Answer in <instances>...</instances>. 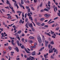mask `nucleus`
<instances>
[{
  "instance_id": "nucleus-1",
  "label": "nucleus",
  "mask_w": 60,
  "mask_h": 60,
  "mask_svg": "<svg viewBox=\"0 0 60 60\" xmlns=\"http://www.w3.org/2000/svg\"><path fill=\"white\" fill-rule=\"evenodd\" d=\"M21 48L22 49H24L26 51V52L27 53H28V54H29V53H30V52L28 51V50H27L26 48H25V46H24V45H22L21 46Z\"/></svg>"
},
{
  "instance_id": "nucleus-2",
  "label": "nucleus",
  "mask_w": 60,
  "mask_h": 60,
  "mask_svg": "<svg viewBox=\"0 0 60 60\" xmlns=\"http://www.w3.org/2000/svg\"><path fill=\"white\" fill-rule=\"evenodd\" d=\"M27 15L28 16H29V18L30 19V20H31V21H33V19L32 17L31 16V15H30V13H29Z\"/></svg>"
},
{
  "instance_id": "nucleus-3",
  "label": "nucleus",
  "mask_w": 60,
  "mask_h": 60,
  "mask_svg": "<svg viewBox=\"0 0 60 60\" xmlns=\"http://www.w3.org/2000/svg\"><path fill=\"white\" fill-rule=\"evenodd\" d=\"M38 40L39 43H41V37H38Z\"/></svg>"
},
{
  "instance_id": "nucleus-4",
  "label": "nucleus",
  "mask_w": 60,
  "mask_h": 60,
  "mask_svg": "<svg viewBox=\"0 0 60 60\" xmlns=\"http://www.w3.org/2000/svg\"><path fill=\"white\" fill-rule=\"evenodd\" d=\"M28 25L29 26V27H31V28H32V27H33L32 23H31L30 24L29 23H28Z\"/></svg>"
},
{
  "instance_id": "nucleus-5",
  "label": "nucleus",
  "mask_w": 60,
  "mask_h": 60,
  "mask_svg": "<svg viewBox=\"0 0 60 60\" xmlns=\"http://www.w3.org/2000/svg\"><path fill=\"white\" fill-rule=\"evenodd\" d=\"M30 57L29 58L31 60H34V57H32L31 56H30Z\"/></svg>"
},
{
  "instance_id": "nucleus-6",
  "label": "nucleus",
  "mask_w": 60,
  "mask_h": 60,
  "mask_svg": "<svg viewBox=\"0 0 60 60\" xmlns=\"http://www.w3.org/2000/svg\"><path fill=\"white\" fill-rule=\"evenodd\" d=\"M48 53H47L46 54V55L45 54L44 55V57H45V59H46L47 58H48V57L47 55H48Z\"/></svg>"
},
{
  "instance_id": "nucleus-7",
  "label": "nucleus",
  "mask_w": 60,
  "mask_h": 60,
  "mask_svg": "<svg viewBox=\"0 0 60 60\" xmlns=\"http://www.w3.org/2000/svg\"><path fill=\"white\" fill-rule=\"evenodd\" d=\"M44 16L46 17V18H49L50 16V15H48L47 14H46L44 15Z\"/></svg>"
},
{
  "instance_id": "nucleus-8",
  "label": "nucleus",
  "mask_w": 60,
  "mask_h": 60,
  "mask_svg": "<svg viewBox=\"0 0 60 60\" xmlns=\"http://www.w3.org/2000/svg\"><path fill=\"white\" fill-rule=\"evenodd\" d=\"M36 23L38 26H41V23L40 22H36Z\"/></svg>"
},
{
  "instance_id": "nucleus-9",
  "label": "nucleus",
  "mask_w": 60,
  "mask_h": 60,
  "mask_svg": "<svg viewBox=\"0 0 60 60\" xmlns=\"http://www.w3.org/2000/svg\"><path fill=\"white\" fill-rule=\"evenodd\" d=\"M32 56H35V55H36L35 52L34 51L32 53Z\"/></svg>"
},
{
  "instance_id": "nucleus-10",
  "label": "nucleus",
  "mask_w": 60,
  "mask_h": 60,
  "mask_svg": "<svg viewBox=\"0 0 60 60\" xmlns=\"http://www.w3.org/2000/svg\"><path fill=\"white\" fill-rule=\"evenodd\" d=\"M29 38L30 39H34V37H32V36H30L29 37Z\"/></svg>"
},
{
  "instance_id": "nucleus-11",
  "label": "nucleus",
  "mask_w": 60,
  "mask_h": 60,
  "mask_svg": "<svg viewBox=\"0 0 60 60\" xmlns=\"http://www.w3.org/2000/svg\"><path fill=\"white\" fill-rule=\"evenodd\" d=\"M15 49L16 50L17 52H19V49L17 47H16L15 48Z\"/></svg>"
},
{
  "instance_id": "nucleus-12",
  "label": "nucleus",
  "mask_w": 60,
  "mask_h": 60,
  "mask_svg": "<svg viewBox=\"0 0 60 60\" xmlns=\"http://www.w3.org/2000/svg\"><path fill=\"white\" fill-rule=\"evenodd\" d=\"M53 52V50L51 49L49 50V53H52Z\"/></svg>"
},
{
  "instance_id": "nucleus-13",
  "label": "nucleus",
  "mask_w": 60,
  "mask_h": 60,
  "mask_svg": "<svg viewBox=\"0 0 60 60\" xmlns=\"http://www.w3.org/2000/svg\"><path fill=\"white\" fill-rule=\"evenodd\" d=\"M12 0L13 2H14L15 3L14 4V5L15 6H16V3L17 2L15 0Z\"/></svg>"
},
{
  "instance_id": "nucleus-14",
  "label": "nucleus",
  "mask_w": 60,
  "mask_h": 60,
  "mask_svg": "<svg viewBox=\"0 0 60 60\" xmlns=\"http://www.w3.org/2000/svg\"><path fill=\"white\" fill-rule=\"evenodd\" d=\"M21 33V30H20L17 33V34H20V33Z\"/></svg>"
},
{
  "instance_id": "nucleus-15",
  "label": "nucleus",
  "mask_w": 60,
  "mask_h": 60,
  "mask_svg": "<svg viewBox=\"0 0 60 60\" xmlns=\"http://www.w3.org/2000/svg\"><path fill=\"white\" fill-rule=\"evenodd\" d=\"M17 45L18 46H19V40H17Z\"/></svg>"
},
{
  "instance_id": "nucleus-16",
  "label": "nucleus",
  "mask_w": 60,
  "mask_h": 60,
  "mask_svg": "<svg viewBox=\"0 0 60 60\" xmlns=\"http://www.w3.org/2000/svg\"><path fill=\"white\" fill-rule=\"evenodd\" d=\"M50 44H52V45H53L54 43V42L53 41H51L50 42Z\"/></svg>"
},
{
  "instance_id": "nucleus-17",
  "label": "nucleus",
  "mask_w": 60,
  "mask_h": 60,
  "mask_svg": "<svg viewBox=\"0 0 60 60\" xmlns=\"http://www.w3.org/2000/svg\"><path fill=\"white\" fill-rule=\"evenodd\" d=\"M6 4H10V2H9V1L8 0H7Z\"/></svg>"
},
{
  "instance_id": "nucleus-18",
  "label": "nucleus",
  "mask_w": 60,
  "mask_h": 60,
  "mask_svg": "<svg viewBox=\"0 0 60 60\" xmlns=\"http://www.w3.org/2000/svg\"><path fill=\"white\" fill-rule=\"evenodd\" d=\"M44 19H44V18H42L40 19V20H41V21H42L43 20H44Z\"/></svg>"
},
{
  "instance_id": "nucleus-19",
  "label": "nucleus",
  "mask_w": 60,
  "mask_h": 60,
  "mask_svg": "<svg viewBox=\"0 0 60 60\" xmlns=\"http://www.w3.org/2000/svg\"><path fill=\"white\" fill-rule=\"evenodd\" d=\"M21 3L22 4H24V2H23V0H21Z\"/></svg>"
},
{
  "instance_id": "nucleus-20",
  "label": "nucleus",
  "mask_w": 60,
  "mask_h": 60,
  "mask_svg": "<svg viewBox=\"0 0 60 60\" xmlns=\"http://www.w3.org/2000/svg\"><path fill=\"white\" fill-rule=\"evenodd\" d=\"M44 11H49V10L47 8H45L44 9Z\"/></svg>"
},
{
  "instance_id": "nucleus-21",
  "label": "nucleus",
  "mask_w": 60,
  "mask_h": 60,
  "mask_svg": "<svg viewBox=\"0 0 60 60\" xmlns=\"http://www.w3.org/2000/svg\"><path fill=\"white\" fill-rule=\"evenodd\" d=\"M28 41L30 42V43H33V41L32 40H29Z\"/></svg>"
},
{
  "instance_id": "nucleus-22",
  "label": "nucleus",
  "mask_w": 60,
  "mask_h": 60,
  "mask_svg": "<svg viewBox=\"0 0 60 60\" xmlns=\"http://www.w3.org/2000/svg\"><path fill=\"white\" fill-rule=\"evenodd\" d=\"M25 26L26 27V28H28L29 27L28 26V25L27 24V23H26L25 25Z\"/></svg>"
},
{
  "instance_id": "nucleus-23",
  "label": "nucleus",
  "mask_w": 60,
  "mask_h": 60,
  "mask_svg": "<svg viewBox=\"0 0 60 60\" xmlns=\"http://www.w3.org/2000/svg\"><path fill=\"white\" fill-rule=\"evenodd\" d=\"M31 28L32 31H34L35 30H34V29L33 28V27Z\"/></svg>"
},
{
  "instance_id": "nucleus-24",
  "label": "nucleus",
  "mask_w": 60,
  "mask_h": 60,
  "mask_svg": "<svg viewBox=\"0 0 60 60\" xmlns=\"http://www.w3.org/2000/svg\"><path fill=\"white\" fill-rule=\"evenodd\" d=\"M27 11H28L27 12L28 13L29 12H30V8H29V9H27Z\"/></svg>"
},
{
  "instance_id": "nucleus-25",
  "label": "nucleus",
  "mask_w": 60,
  "mask_h": 60,
  "mask_svg": "<svg viewBox=\"0 0 60 60\" xmlns=\"http://www.w3.org/2000/svg\"><path fill=\"white\" fill-rule=\"evenodd\" d=\"M28 19L27 18H26L25 19V22H26L27 21H28Z\"/></svg>"
},
{
  "instance_id": "nucleus-26",
  "label": "nucleus",
  "mask_w": 60,
  "mask_h": 60,
  "mask_svg": "<svg viewBox=\"0 0 60 60\" xmlns=\"http://www.w3.org/2000/svg\"><path fill=\"white\" fill-rule=\"evenodd\" d=\"M31 22H32V23H33L34 25V26H35V24H34V22H33V21H31Z\"/></svg>"
},
{
  "instance_id": "nucleus-27",
  "label": "nucleus",
  "mask_w": 60,
  "mask_h": 60,
  "mask_svg": "<svg viewBox=\"0 0 60 60\" xmlns=\"http://www.w3.org/2000/svg\"><path fill=\"white\" fill-rule=\"evenodd\" d=\"M24 38H22V42H24Z\"/></svg>"
},
{
  "instance_id": "nucleus-28",
  "label": "nucleus",
  "mask_w": 60,
  "mask_h": 60,
  "mask_svg": "<svg viewBox=\"0 0 60 60\" xmlns=\"http://www.w3.org/2000/svg\"><path fill=\"white\" fill-rule=\"evenodd\" d=\"M47 8V9H48L49 10H50V7H49L48 6H47L46 7Z\"/></svg>"
},
{
  "instance_id": "nucleus-29",
  "label": "nucleus",
  "mask_w": 60,
  "mask_h": 60,
  "mask_svg": "<svg viewBox=\"0 0 60 60\" xmlns=\"http://www.w3.org/2000/svg\"><path fill=\"white\" fill-rule=\"evenodd\" d=\"M8 49L10 50H11V47L10 46L8 47Z\"/></svg>"
},
{
  "instance_id": "nucleus-30",
  "label": "nucleus",
  "mask_w": 60,
  "mask_h": 60,
  "mask_svg": "<svg viewBox=\"0 0 60 60\" xmlns=\"http://www.w3.org/2000/svg\"><path fill=\"white\" fill-rule=\"evenodd\" d=\"M50 46H51V45L50 44H49L48 45V47L49 49H50Z\"/></svg>"
},
{
  "instance_id": "nucleus-31",
  "label": "nucleus",
  "mask_w": 60,
  "mask_h": 60,
  "mask_svg": "<svg viewBox=\"0 0 60 60\" xmlns=\"http://www.w3.org/2000/svg\"><path fill=\"white\" fill-rule=\"evenodd\" d=\"M16 38H18V39L19 41H20V38H19V37H17Z\"/></svg>"
},
{
  "instance_id": "nucleus-32",
  "label": "nucleus",
  "mask_w": 60,
  "mask_h": 60,
  "mask_svg": "<svg viewBox=\"0 0 60 60\" xmlns=\"http://www.w3.org/2000/svg\"><path fill=\"white\" fill-rule=\"evenodd\" d=\"M34 21L35 23H36V22H37V19H35L34 20Z\"/></svg>"
},
{
  "instance_id": "nucleus-33",
  "label": "nucleus",
  "mask_w": 60,
  "mask_h": 60,
  "mask_svg": "<svg viewBox=\"0 0 60 60\" xmlns=\"http://www.w3.org/2000/svg\"><path fill=\"white\" fill-rule=\"evenodd\" d=\"M27 15V14H26V13L25 15V18H26V17Z\"/></svg>"
},
{
  "instance_id": "nucleus-34",
  "label": "nucleus",
  "mask_w": 60,
  "mask_h": 60,
  "mask_svg": "<svg viewBox=\"0 0 60 60\" xmlns=\"http://www.w3.org/2000/svg\"><path fill=\"white\" fill-rule=\"evenodd\" d=\"M24 12H23L22 13V16L23 17H24Z\"/></svg>"
},
{
  "instance_id": "nucleus-35",
  "label": "nucleus",
  "mask_w": 60,
  "mask_h": 60,
  "mask_svg": "<svg viewBox=\"0 0 60 60\" xmlns=\"http://www.w3.org/2000/svg\"><path fill=\"white\" fill-rule=\"evenodd\" d=\"M26 9H28L30 8L29 7V6H26Z\"/></svg>"
},
{
  "instance_id": "nucleus-36",
  "label": "nucleus",
  "mask_w": 60,
  "mask_h": 60,
  "mask_svg": "<svg viewBox=\"0 0 60 60\" xmlns=\"http://www.w3.org/2000/svg\"><path fill=\"white\" fill-rule=\"evenodd\" d=\"M51 34H53V33L54 34V32H52V30H51Z\"/></svg>"
},
{
  "instance_id": "nucleus-37",
  "label": "nucleus",
  "mask_w": 60,
  "mask_h": 60,
  "mask_svg": "<svg viewBox=\"0 0 60 60\" xmlns=\"http://www.w3.org/2000/svg\"><path fill=\"white\" fill-rule=\"evenodd\" d=\"M22 22V19H21L20 20L19 22V23H21Z\"/></svg>"
},
{
  "instance_id": "nucleus-38",
  "label": "nucleus",
  "mask_w": 60,
  "mask_h": 60,
  "mask_svg": "<svg viewBox=\"0 0 60 60\" xmlns=\"http://www.w3.org/2000/svg\"><path fill=\"white\" fill-rule=\"evenodd\" d=\"M34 3H37V0H34Z\"/></svg>"
},
{
  "instance_id": "nucleus-39",
  "label": "nucleus",
  "mask_w": 60,
  "mask_h": 60,
  "mask_svg": "<svg viewBox=\"0 0 60 60\" xmlns=\"http://www.w3.org/2000/svg\"><path fill=\"white\" fill-rule=\"evenodd\" d=\"M58 18V17H55L54 19V20H56V19H57Z\"/></svg>"
},
{
  "instance_id": "nucleus-40",
  "label": "nucleus",
  "mask_w": 60,
  "mask_h": 60,
  "mask_svg": "<svg viewBox=\"0 0 60 60\" xmlns=\"http://www.w3.org/2000/svg\"><path fill=\"white\" fill-rule=\"evenodd\" d=\"M59 27H58V28H57L56 29V31H58V30H59Z\"/></svg>"
},
{
  "instance_id": "nucleus-41",
  "label": "nucleus",
  "mask_w": 60,
  "mask_h": 60,
  "mask_svg": "<svg viewBox=\"0 0 60 60\" xmlns=\"http://www.w3.org/2000/svg\"><path fill=\"white\" fill-rule=\"evenodd\" d=\"M31 8L33 11H34V8L33 7H31Z\"/></svg>"
},
{
  "instance_id": "nucleus-42",
  "label": "nucleus",
  "mask_w": 60,
  "mask_h": 60,
  "mask_svg": "<svg viewBox=\"0 0 60 60\" xmlns=\"http://www.w3.org/2000/svg\"><path fill=\"white\" fill-rule=\"evenodd\" d=\"M51 58H52V59H54V58L51 55Z\"/></svg>"
},
{
  "instance_id": "nucleus-43",
  "label": "nucleus",
  "mask_w": 60,
  "mask_h": 60,
  "mask_svg": "<svg viewBox=\"0 0 60 60\" xmlns=\"http://www.w3.org/2000/svg\"><path fill=\"white\" fill-rule=\"evenodd\" d=\"M44 27H47L48 28V26L47 25H45L44 26Z\"/></svg>"
},
{
  "instance_id": "nucleus-44",
  "label": "nucleus",
  "mask_w": 60,
  "mask_h": 60,
  "mask_svg": "<svg viewBox=\"0 0 60 60\" xmlns=\"http://www.w3.org/2000/svg\"><path fill=\"white\" fill-rule=\"evenodd\" d=\"M2 10L3 12H5V10L3 9H2Z\"/></svg>"
},
{
  "instance_id": "nucleus-45",
  "label": "nucleus",
  "mask_w": 60,
  "mask_h": 60,
  "mask_svg": "<svg viewBox=\"0 0 60 60\" xmlns=\"http://www.w3.org/2000/svg\"><path fill=\"white\" fill-rule=\"evenodd\" d=\"M16 6H17V9H18V8H19V6H18V4H16Z\"/></svg>"
},
{
  "instance_id": "nucleus-46",
  "label": "nucleus",
  "mask_w": 60,
  "mask_h": 60,
  "mask_svg": "<svg viewBox=\"0 0 60 60\" xmlns=\"http://www.w3.org/2000/svg\"><path fill=\"white\" fill-rule=\"evenodd\" d=\"M15 15V16H16V18H17V19H18V18H19V17H18V15Z\"/></svg>"
},
{
  "instance_id": "nucleus-47",
  "label": "nucleus",
  "mask_w": 60,
  "mask_h": 60,
  "mask_svg": "<svg viewBox=\"0 0 60 60\" xmlns=\"http://www.w3.org/2000/svg\"><path fill=\"white\" fill-rule=\"evenodd\" d=\"M48 4H50V2L49 1H48Z\"/></svg>"
},
{
  "instance_id": "nucleus-48",
  "label": "nucleus",
  "mask_w": 60,
  "mask_h": 60,
  "mask_svg": "<svg viewBox=\"0 0 60 60\" xmlns=\"http://www.w3.org/2000/svg\"><path fill=\"white\" fill-rule=\"evenodd\" d=\"M45 25V24L44 23H43L41 24V26H44V25Z\"/></svg>"
},
{
  "instance_id": "nucleus-49",
  "label": "nucleus",
  "mask_w": 60,
  "mask_h": 60,
  "mask_svg": "<svg viewBox=\"0 0 60 60\" xmlns=\"http://www.w3.org/2000/svg\"><path fill=\"white\" fill-rule=\"evenodd\" d=\"M52 38H56V37L54 36H52Z\"/></svg>"
},
{
  "instance_id": "nucleus-50",
  "label": "nucleus",
  "mask_w": 60,
  "mask_h": 60,
  "mask_svg": "<svg viewBox=\"0 0 60 60\" xmlns=\"http://www.w3.org/2000/svg\"><path fill=\"white\" fill-rule=\"evenodd\" d=\"M47 35H49V36H51V35L49 34V33H47Z\"/></svg>"
},
{
  "instance_id": "nucleus-51",
  "label": "nucleus",
  "mask_w": 60,
  "mask_h": 60,
  "mask_svg": "<svg viewBox=\"0 0 60 60\" xmlns=\"http://www.w3.org/2000/svg\"><path fill=\"white\" fill-rule=\"evenodd\" d=\"M33 48H34V49H35V48H36V45H34L33 46Z\"/></svg>"
},
{
  "instance_id": "nucleus-52",
  "label": "nucleus",
  "mask_w": 60,
  "mask_h": 60,
  "mask_svg": "<svg viewBox=\"0 0 60 60\" xmlns=\"http://www.w3.org/2000/svg\"><path fill=\"white\" fill-rule=\"evenodd\" d=\"M20 59L19 58L17 57L16 58V60H19Z\"/></svg>"
},
{
  "instance_id": "nucleus-53",
  "label": "nucleus",
  "mask_w": 60,
  "mask_h": 60,
  "mask_svg": "<svg viewBox=\"0 0 60 60\" xmlns=\"http://www.w3.org/2000/svg\"><path fill=\"white\" fill-rule=\"evenodd\" d=\"M39 16L40 17H41V16H42V15H41V14H39Z\"/></svg>"
},
{
  "instance_id": "nucleus-54",
  "label": "nucleus",
  "mask_w": 60,
  "mask_h": 60,
  "mask_svg": "<svg viewBox=\"0 0 60 60\" xmlns=\"http://www.w3.org/2000/svg\"><path fill=\"white\" fill-rule=\"evenodd\" d=\"M0 29L1 31H3V28H0Z\"/></svg>"
},
{
  "instance_id": "nucleus-55",
  "label": "nucleus",
  "mask_w": 60,
  "mask_h": 60,
  "mask_svg": "<svg viewBox=\"0 0 60 60\" xmlns=\"http://www.w3.org/2000/svg\"><path fill=\"white\" fill-rule=\"evenodd\" d=\"M16 20V19H14L13 20H11V21H15V20Z\"/></svg>"
},
{
  "instance_id": "nucleus-56",
  "label": "nucleus",
  "mask_w": 60,
  "mask_h": 60,
  "mask_svg": "<svg viewBox=\"0 0 60 60\" xmlns=\"http://www.w3.org/2000/svg\"><path fill=\"white\" fill-rule=\"evenodd\" d=\"M45 44H48L49 42L48 41H46L45 42Z\"/></svg>"
},
{
  "instance_id": "nucleus-57",
  "label": "nucleus",
  "mask_w": 60,
  "mask_h": 60,
  "mask_svg": "<svg viewBox=\"0 0 60 60\" xmlns=\"http://www.w3.org/2000/svg\"><path fill=\"white\" fill-rule=\"evenodd\" d=\"M14 46V45H15V43H14V42L11 43Z\"/></svg>"
},
{
  "instance_id": "nucleus-58",
  "label": "nucleus",
  "mask_w": 60,
  "mask_h": 60,
  "mask_svg": "<svg viewBox=\"0 0 60 60\" xmlns=\"http://www.w3.org/2000/svg\"><path fill=\"white\" fill-rule=\"evenodd\" d=\"M11 43H12L13 42H14V40H12L11 41Z\"/></svg>"
},
{
  "instance_id": "nucleus-59",
  "label": "nucleus",
  "mask_w": 60,
  "mask_h": 60,
  "mask_svg": "<svg viewBox=\"0 0 60 60\" xmlns=\"http://www.w3.org/2000/svg\"><path fill=\"white\" fill-rule=\"evenodd\" d=\"M3 25H5V22H3Z\"/></svg>"
},
{
  "instance_id": "nucleus-60",
  "label": "nucleus",
  "mask_w": 60,
  "mask_h": 60,
  "mask_svg": "<svg viewBox=\"0 0 60 60\" xmlns=\"http://www.w3.org/2000/svg\"><path fill=\"white\" fill-rule=\"evenodd\" d=\"M12 11L13 13H15V11H14V10H12Z\"/></svg>"
},
{
  "instance_id": "nucleus-61",
  "label": "nucleus",
  "mask_w": 60,
  "mask_h": 60,
  "mask_svg": "<svg viewBox=\"0 0 60 60\" xmlns=\"http://www.w3.org/2000/svg\"><path fill=\"white\" fill-rule=\"evenodd\" d=\"M25 36V34H22V36Z\"/></svg>"
},
{
  "instance_id": "nucleus-62",
  "label": "nucleus",
  "mask_w": 60,
  "mask_h": 60,
  "mask_svg": "<svg viewBox=\"0 0 60 60\" xmlns=\"http://www.w3.org/2000/svg\"><path fill=\"white\" fill-rule=\"evenodd\" d=\"M56 49H55L54 50V52H56Z\"/></svg>"
},
{
  "instance_id": "nucleus-63",
  "label": "nucleus",
  "mask_w": 60,
  "mask_h": 60,
  "mask_svg": "<svg viewBox=\"0 0 60 60\" xmlns=\"http://www.w3.org/2000/svg\"><path fill=\"white\" fill-rule=\"evenodd\" d=\"M34 45L36 46V45H37V43H34Z\"/></svg>"
},
{
  "instance_id": "nucleus-64",
  "label": "nucleus",
  "mask_w": 60,
  "mask_h": 60,
  "mask_svg": "<svg viewBox=\"0 0 60 60\" xmlns=\"http://www.w3.org/2000/svg\"><path fill=\"white\" fill-rule=\"evenodd\" d=\"M26 60H30V59L29 58H28L26 59Z\"/></svg>"
}]
</instances>
